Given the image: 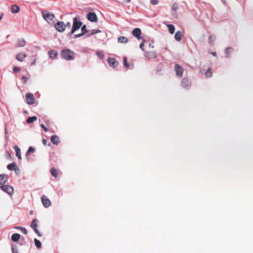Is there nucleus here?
<instances>
[{"label":"nucleus","mask_w":253,"mask_h":253,"mask_svg":"<svg viewBox=\"0 0 253 253\" xmlns=\"http://www.w3.org/2000/svg\"><path fill=\"white\" fill-rule=\"evenodd\" d=\"M98 55L100 57L102 58L103 56V55L102 52H98L97 53Z\"/></svg>","instance_id":"47"},{"label":"nucleus","mask_w":253,"mask_h":253,"mask_svg":"<svg viewBox=\"0 0 253 253\" xmlns=\"http://www.w3.org/2000/svg\"><path fill=\"white\" fill-rule=\"evenodd\" d=\"M19 7L16 5H13L11 6V10L13 13H18L19 11Z\"/></svg>","instance_id":"27"},{"label":"nucleus","mask_w":253,"mask_h":253,"mask_svg":"<svg viewBox=\"0 0 253 253\" xmlns=\"http://www.w3.org/2000/svg\"><path fill=\"white\" fill-rule=\"evenodd\" d=\"M26 99L28 104L32 105L35 103V97L31 93H28L26 94Z\"/></svg>","instance_id":"7"},{"label":"nucleus","mask_w":253,"mask_h":253,"mask_svg":"<svg viewBox=\"0 0 253 253\" xmlns=\"http://www.w3.org/2000/svg\"><path fill=\"white\" fill-rule=\"evenodd\" d=\"M34 242H35V246L38 249H40V248H41L42 244H41V242L39 240H38L37 239H34Z\"/></svg>","instance_id":"32"},{"label":"nucleus","mask_w":253,"mask_h":253,"mask_svg":"<svg viewBox=\"0 0 253 253\" xmlns=\"http://www.w3.org/2000/svg\"><path fill=\"white\" fill-rule=\"evenodd\" d=\"M41 126L43 128L45 132H47L48 131L47 128L43 124H41Z\"/></svg>","instance_id":"42"},{"label":"nucleus","mask_w":253,"mask_h":253,"mask_svg":"<svg viewBox=\"0 0 253 253\" xmlns=\"http://www.w3.org/2000/svg\"><path fill=\"white\" fill-rule=\"evenodd\" d=\"M51 141L53 144L57 145L60 143L59 137L56 135H52L51 137Z\"/></svg>","instance_id":"16"},{"label":"nucleus","mask_w":253,"mask_h":253,"mask_svg":"<svg viewBox=\"0 0 253 253\" xmlns=\"http://www.w3.org/2000/svg\"><path fill=\"white\" fill-rule=\"evenodd\" d=\"M20 238V235L19 234L15 233L11 236V240L13 242H17Z\"/></svg>","instance_id":"26"},{"label":"nucleus","mask_w":253,"mask_h":253,"mask_svg":"<svg viewBox=\"0 0 253 253\" xmlns=\"http://www.w3.org/2000/svg\"><path fill=\"white\" fill-rule=\"evenodd\" d=\"M130 1H131V0H124V1L126 3L129 2H130Z\"/></svg>","instance_id":"49"},{"label":"nucleus","mask_w":253,"mask_h":253,"mask_svg":"<svg viewBox=\"0 0 253 253\" xmlns=\"http://www.w3.org/2000/svg\"><path fill=\"white\" fill-rule=\"evenodd\" d=\"M41 200L44 207L47 208L51 205V202L50 200L46 196L43 195L41 197Z\"/></svg>","instance_id":"10"},{"label":"nucleus","mask_w":253,"mask_h":253,"mask_svg":"<svg viewBox=\"0 0 253 253\" xmlns=\"http://www.w3.org/2000/svg\"><path fill=\"white\" fill-rule=\"evenodd\" d=\"M215 40V36H210L209 38V42L211 44H212Z\"/></svg>","instance_id":"33"},{"label":"nucleus","mask_w":253,"mask_h":253,"mask_svg":"<svg viewBox=\"0 0 253 253\" xmlns=\"http://www.w3.org/2000/svg\"><path fill=\"white\" fill-rule=\"evenodd\" d=\"M65 27H67L68 28H70L71 27V23L70 22H68L66 23L65 25Z\"/></svg>","instance_id":"45"},{"label":"nucleus","mask_w":253,"mask_h":253,"mask_svg":"<svg viewBox=\"0 0 253 253\" xmlns=\"http://www.w3.org/2000/svg\"><path fill=\"white\" fill-rule=\"evenodd\" d=\"M2 15H1V16H0V20L2 19Z\"/></svg>","instance_id":"52"},{"label":"nucleus","mask_w":253,"mask_h":253,"mask_svg":"<svg viewBox=\"0 0 253 253\" xmlns=\"http://www.w3.org/2000/svg\"><path fill=\"white\" fill-rule=\"evenodd\" d=\"M233 51V49L231 47H228L226 49L225 53L226 57L227 58H229L230 56V54L232 53Z\"/></svg>","instance_id":"28"},{"label":"nucleus","mask_w":253,"mask_h":253,"mask_svg":"<svg viewBox=\"0 0 253 253\" xmlns=\"http://www.w3.org/2000/svg\"><path fill=\"white\" fill-rule=\"evenodd\" d=\"M11 248L12 253H18L16 246H12Z\"/></svg>","instance_id":"37"},{"label":"nucleus","mask_w":253,"mask_h":253,"mask_svg":"<svg viewBox=\"0 0 253 253\" xmlns=\"http://www.w3.org/2000/svg\"><path fill=\"white\" fill-rule=\"evenodd\" d=\"M142 42L139 45V47L142 49V50H144L143 49V47H144V43L145 42V40L144 39H142Z\"/></svg>","instance_id":"40"},{"label":"nucleus","mask_w":253,"mask_h":253,"mask_svg":"<svg viewBox=\"0 0 253 253\" xmlns=\"http://www.w3.org/2000/svg\"><path fill=\"white\" fill-rule=\"evenodd\" d=\"M54 27L58 31L60 32H63L65 29V24L62 21H58L54 25Z\"/></svg>","instance_id":"5"},{"label":"nucleus","mask_w":253,"mask_h":253,"mask_svg":"<svg viewBox=\"0 0 253 253\" xmlns=\"http://www.w3.org/2000/svg\"><path fill=\"white\" fill-rule=\"evenodd\" d=\"M178 5L177 3H174L172 6V9L174 11H176L178 9Z\"/></svg>","instance_id":"39"},{"label":"nucleus","mask_w":253,"mask_h":253,"mask_svg":"<svg viewBox=\"0 0 253 253\" xmlns=\"http://www.w3.org/2000/svg\"><path fill=\"white\" fill-rule=\"evenodd\" d=\"M82 25V23L79 21L77 17H75L73 19V24L72 27L71 34H74L77 30L79 29Z\"/></svg>","instance_id":"2"},{"label":"nucleus","mask_w":253,"mask_h":253,"mask_svg":"<svg viewBox=\"0 0 253 253\" xmlns=\"http://www.w3.org/2000/svg\"><path fill=\"white\" fill-rule=\"evenodd\" d=\"M169 28V31L171 34H173L174 32L175 28L172 24H169L167 25Z\"/></svg>","instance_id":"30"},{"label":"nucleus","mask_w":253,"mask_h":253,"mask_svg":"<svg viewBox=\"0 0 253 253\" xmlns=\"http://www.w3.org/2000/svg\"><path fill=\"white\" fill-rule=\"evenodd\" d=\"M7 169L10 170H16L18 169L15 163H11L7 166Z\"/></svg>","instance_id":"24"},{"label":"nucleus","mask_w":253,"mask_h":253,"mask_svg":"<svg viewBox=\"0 0 253 253\" xmlns=\"http://www.w3.org/2000/svg\"><path fill=\"white\" fill-rule=\"evenodd\" d=\"M211 54L213 55V56H215L216 55V52H212L211 53Z\"/></svg>","instance_id":"50"},{"label":"nucleus","mask_w":253,"mask_h":253,"mask_svg":"<svg viewBox=\"0 0 253 253\" xmlns=\"http://www.w3.org/2000/svg\"><path fill=\"white\" fill-rule=\"evenodd\" d=\"M118 42L121 43H127L128 39L124 36H120L118 38Z\"/></svg>","instance_id":"23"},{"label":"nucleus","mask_w":253,"mask_h":253,"mask_svg":"<svg viewBox=\"0 0 253 253\" xmlns=\"http://www.w3.org/2000/svg\"><path fill=\"white\" fill-rule=\"evenodd\" d=\"M47 142V140L46 139H43L42 140V143L43 144V145L44 146H45L46 145Z\"/></svg>","instance_id":"46"},{"label":"nucleus","mask_w":253,"mask_h":253,"mask_svg":"<svg viewBox=\"0 0 253 253\" xmlns=\"http://www.w3.org/2000/svg\"><path fill=\"white\" fill-rule=\"evenodd\" d=\"M22 79L23 80L24 83H26L28 81V78L26 76H22Z\"/></svg>","instance_id":"44"},{"label":"nucleus","mask_w":253,"mask_h":253,"mask_svg":"<svg viewBox=\"0 0 253 253\" xmlns=\"http://www.w3.org/2000/svg\"><path fill=\"white\" fill-rule=\"evenodd\" d=\"M59 173V170L56 169L54 168H52L50 169L51 174L54 177H57Z\"/></svg>","instance_id":"19"},{"label":"nucleus","mask_w":253,"mask_h":253,"mask_svg":"<svg viewBox=\"0 0 253 253\" xmlns=\"http://www.w3.org/2000/svg\"><path fill=\"white\" fill-rule=\"evenodd\" d=\"M14 149L16 152V156L18 157V158L20 160L21 159V150L20 148L18 147L17 145H15L14 146Z\"/></svg>","instance_id":"20"},{"label":"nucleus","mask_w":253,"mask_h":253,"mask_svg":"<svg viewBox=\"0 0 253 253\" xmlns=\"http://www.w3.org/2000/svg\"><path fill=\"white\" fill-rule=\"evenodd\" d=\"M174 70L177 76L179 77L182 76L184 69L181 66L177 64H175L174 66Z\"/></svg>","instance_id":"6"},{"label":"nucleus","mask_w":253,"mask_h":253,"mask_svg":"<svg viewBox=\"0 0 253 253\" xmlns=\"http://www.w3.org/2000/svg\"><path fill=\"white\" fill-rule=\"evenodd\" d=\"M151 3L153 5H156V4H157L158 3V0H152L151 1Z\"/></svg>","instance_id":"43"},{"label":"nucleus","mask_w":253,"mask_h":253,"mask_svg":"<svg viewBox=\"0 0 253 253\" xmlns=\"http://www.w3.org/2000/svg\"><path fill=\"white\" fill-rule=\"evenodd\" d=\"M42 15L43 18L48 23L52 22L55 18L54 15L48 11L42 12Z\"/></svg>","instance_id":"3"},{"label":"nucleus","mask_w":253,"mask_h":253,"mask_svg":"<svg viewBox=\"0 0 253 253\" xmlns=\"http://www.w3.org/2000/svg\"><path fill=\"white\" fill-rule=\"evenodd\" d=\"M101 32V31L100 30H95V29H93L91 31V33L89 34H88L87 35V37H89V36H90L91 35H94L95 34H96V33H100Z\"/></svg>","instance_id":"35"},{"label":"nucleus","mask_w":253,"mask_h":253,"mask_svg":"<svg viewBox=\"0 0 253 253\" xmlns=\"http://www.w3.org/2000/svg\"><path fill=\"white\" fill-rule=\"evenodd\" d=\"M37 222H38V220H37V219H33V221H32V223H31V226L33 228V229L34 230L35 233L39 236H41V234H40V232L38 231V230L37 229V226H38Z\"/></svg>","instance_id":"9"},{"label":"nucleus","mask_w":253,"mask_h":253,"mask_svg":"<svg viewBox=\"0 0 253 253\" xmlns=\"http://www.w3.org/2000/svg\"><path fill=\"white\" fill-rule=\"evenodd\" d=\"M21 69L19 67H14L13 68V71L15 73H18V72H19L20 71Z\"/></svg>","instance_id":"38"},{"label":"nucleus","mask_w":253,"mask_h":253,"mask_svg":"<svg viewBox=\"0 0 253 253\" xmlns=\"http://www.w3.org/2000/svg\"><path fill=\"white\" fill-rule=\"evenodd\" d=\"M87 18L91 22H96L97 20V16L94 12H89L87 15Z\"/></svg>","instance_id":"12"},{"label":"nucleus","mask_w":253,"mask_h":253,"mask_svg":"<svg viewBox=\"0 0 253 253\" xmlns=\"http://www.w3.org/2000/svg\"><path fill=\"white\" fill-rule=\"evenodd\" d=\"M35 152V149L33 148L32 147H30L28 150V151L27 152L26 154V157L27 158V159H29V156L30 153H33Z\"/></svg>","instance_id":"31"},{"label":"nucleus","mask_w":253,"mask_h":253,"mask_svg":"<svg viewBox=\"0 0 253 253\" xmlns=\"http://www.w3.org/2000/svg\"><path fill=\"white\" fill-rule=\"evenodd\" d=\"M124 65H125V67L126 68H128L129 67V65L128 63L127 62V59H126V57H125L124 58Z\"/></svg>","instance_id":"36"},{"label":"nucleus","mask_w":253,"mask_h":253,"mask_svg":"<svg viewBox=\"0 0 253 253\" xmlns=\"http://www.w3.org/2000/svg\"><path fill=\"white\" fill-rule=\"evenodd\" d=\"M36 61V60H34V61H33V62L32 63V65H34L35 64V62Z\"/></svg>","instance_id":"51"},{"label":"nucleus","mask_w":253,"mask_h":253,"mask_svg":"<svg viewBox=\"0 0 253 253\" xmlns=\"http://www.w3.org/2000/svg\"><path fill=\"white\" fill-rule=\"evenodd\" d=\"M26 44V41L24 39H19L17 41L16 45L17 47H23Z\"/></svg>","instance_id":"17"},{"label":"nucleus","mask_w":253,"mask_h":253,"mask_svg":"<svg viewBox=\"0 0 253 253\" xmlns=\"http://www.w3.org/2000/svg\"><path fill=\"white\" fill-rule=\"evenodd\" d=\"M212 75V71H211L210 68H209L207 72L205 73V76L207 78L211 77Z\"/></svg>","instance_id":"34"},{"label":"nucleus","mask_w":253,"mask_h":253,"mask_svg":"<svg viewBox=\"0 0 253 253\" xmlns=\"http://www.w3.org/2000/svg\"><path fill=\"white\" fill-rule=\"evenodd\" d=\"M26 54L24 53H19L16 55L15 58L16 60L20 62H22L26 58Z\"/></svg>","instance_id":"14"},{"label":"nucleus","mask_w":253,"mask_h":253,"mask_svg":"<svg viewBox=\"0 0 253 253\" xmlns=\"http://www.w3.org/2000/svg\"><path fill=\"white\" fill-rule=\"evenodd\" d=\"M132 34L138 40H140L142 39V37L141 36V31L140 29L138 28H136L134 29L132 32Z\"/></svg>","instance_id":"11"},{"label":"nucleus","mask_w":253,"mask_h":253,"mask_svg":"<svg viewBox=\"0 0 253 253\" xmlns=\"http://www.w3.org/2000/svg\"><path fill=\"white\" fill-rule=\"evenodd\" d=\"M0 188L4 192L9 195H12L14 193V189L11 186L8 185H2L0 186Z\"/></svg>","instance_id":"4"},{"label":"nucleus","mask_w":253,"mask_h":253,"mask_svg":"<svg viewBox=\"0 0 253 253\" xmlns=\"http://www.w3.org/2000/svg\"><path fill=\"white\" fill-rule=\"evenodd\" d=\"M21 231L23 234H24L25 235L27 234V231L25 228H24V227L21 228Z\"/></svg>","instance_id":"41"},{"label":"nucleus","mask_w":253,"mask_h":253,"mask_svg":"<svg viewBox=\"0 0 253 253\" xmlns=\"http://www.w3.org/2000/svg\"><path fill=\"white\" fill-rule=\"evenodd\" d=\"M37 120V117H36V116H33V117H29L27 119V123L28 124H31L33 122H34V121H36Z\"/></svg>","instance_id":"29"},{"label":"nucleus","mask_w":253,"mask_h":253,"mask_svg":"<svg viewBox=\"0 0 253 253\" xmlns=\"http://www.w3.org/2000/svg\"><path fill=\"white\" fill-rule=\"evenodd\" d=\"M49 57L51 59L55 58L57 55V52L54 50H49L48 52Z\"/></svg>","instance_id":"18"},{"label":"nucleus","mask_w":253,"mask_h":253,"mask_svg":"<svg viewBox=\"0 0 253 253\" xmlns=\"http://www.w3.org/2000/svg\"><path fill=\"white\" fill-rule=\"evenodd\" d=\"M146 54L149 58H155L157 56V53L155 51L147 52Z\"/></svg>","instance_id":"25"},{"label":"nucleus","mask_w":253,"mask_h":253,"mask_svg":"<svg viewBox=\"0 0 253 253\" xmlns=\"http://www.w3.org/2000/svg\"><path fill=\"white\" fill-rule=\"evenodd\" d=\"M181 85L185 89H188L191 85V82L188 78H184L181 81Z\"/></svg>","instance_id":"8"},{"label":"nucleus","mask_w":253,"mask_h":253,"mask_svg":"<svg viewBox=\"0 0 253 253\" xmlns=\"http://www.w3.org/2000/svg\"><path fill=\"white\" fill-rule=\"evenodd\" d=\"M7 178L4 174L0 175V185H5L4 183L7 181Z\"/></svg>","instance_id":"21"},{"label":"nucleus","mask_w":253,"mask_h":253,"mask_svg":"<svg viewBox=\"0 0 253 253\" xmlns=\"http://www.w3.org/2000/svg\"><path fill=\"white\" fill-rule=\"evenodd\" d=\"M21 228H22V227H20V226H16L15 227V229H20L21 230Z\"/></svg>","instance_id":"48"},{"label":"nucleus","mask_w":253,"mask_h":253,"mask_svg":"<svg viewBox=\"0 0 253 253\" xmlns=\"http://www.w3.org/2000/svg\"><path fill=\"white\" fill-rule=\"evenodd\" d=\"M81 31H82V33H81L80 34H77V35H74V37L75 38H80V37L83 36V35H84L85 34H86L87 32V30L86 29V27L85 25H84L82 27Z\"/></svg>","instance_id":"13"},{"label":"nucleus","mask_w":253,"mask_h":253,"mask_svg":"<svg viewBox=\"0 0 253 253\" xmlns=\"http://www.w3.org/2000/svg\"><path fill=\"white\" fill-rule=\"evenodd\" d=\"M108 62L109 65L111 67H115L118 65V62L114 58H109L108 59Z\"/></svg>","instance_id":"15"},{"label":"nucleus","mask_w":253,"mask_h":253,"mask_svg":"<svg viewBox=\"0 0 253 253\" xmlns=\"http://www.w3.org/2000/svg\"><path fill=\"white\" fill-rule=\"evenodd\" d=\"M61 57L66 60H72L75 57V53L70 49H64L61 52Z\"/></svg>","instance_id":"1"},{"label":"nucleus","mask_w":253,"mask_h":253,"mask_svg":"<svg viewBox=\"0 0 253 253\" xmlns=\"http://www.w3.org/2000/svg\"><path fill=\"white\" fill-rule=\"evenodd\" d=\"M182 33L180 31H178L176 32L174 38L177 41H180L182 39Z\"/></svg>","instance_id":"22"}]
</instances>
